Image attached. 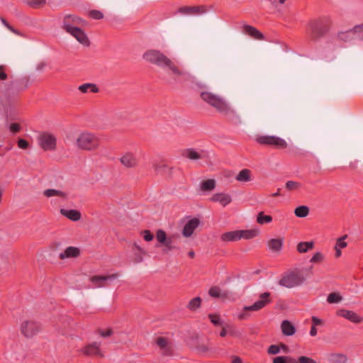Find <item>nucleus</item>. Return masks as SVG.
Instances as JSON below:
<instances>
[{"mask_svg":"<svg viewBox=\"0 0 363 363\" xmlns=\"http://www.w3.org/2000/svg\"><path fill=\"white\" fill-rule=\"evenodd\" d=\"M337 313L339 316L343 317L354 323H360L362 321V318L352 311L340 309L337 311Z\"/></svg>","mask_w":363,"mask_h":363,"instance_id":"nucleus-19","label":"nucleus"},{"mask_svg":"<svg viewBox=\"0 0 363 363\" xmlns=\"http://www.w3.org/2000/svg\"><path fill=\"white\" fill-rule=\"evenodd\" d=\"M216 187V182L214 179H207L201 184V189L203 191H211Z\"/></svg>","mask_w":363,"mask_h":363,"instance_id":"nucleus-38","label":"nucleus"},{"mask_svg":"<svg viewBox=\"0 0 363 363\" xmlns=\"http://www.w3.org/2000/svg\"><path fill=\"white\" fill-rule=\"evenodd\" d=\"M347 238V235H344L341 238H339L337 240V242H336V245L335 246V248H339V249H341V248H345L347 247V243L345 241V240Z\"/></svg>","mask_w":363,"mask_h":363,"instance_id":"nucleus-49","label":"nucleus"},{"mask_svg":"<svg viewBox=\"0 0 363 363\" xmlns=\"http://www.w3.org/2000/svg\"><path fill=\"white\" fill-rule=\"evenodd\" d=\"M30 79L28 77H23L16 82V85L18 89H26L28 87Z\"/></svg>","mask_w":363,"mask_h":363,"instance_id":"nucleus-44","label":"nucleus"},{"mask_svg":"<svg viewBox=\"0 0 363 363\" xmlns=\"http://www.w3.org/2000/svg\"><path fill=\"white\" fill-rule=\"evenodd\" d=\"M279 346L280 347V350H281H281H283V351H284V352H288V351H289V347H288V346H287V345H285V344H284V343H281Z\"/></svg>","mask_w":363,"mask_h":363,"instance_id":"nucleus-64","label":"nucleus"},{"mask_svg":"<svg viewBox=\"0 0 363 363\" xmlns=\"http://www.w3.org/2000/svg\"><path fill=\"white\" fill-rule=\"evenodd\" d=\"M80 255V250L77 247H68L59 255L60 259L66 258H75Z\"/></svg>","mask_w":363,"mask_h":363,"instance_id":"nucleus-23","label":"nucleus"},{"mask_svg":"<svg viewBox=\"0 0 363 363\" xmlns=\"http://www.w3.org/2000/svg\"><path fill=\"white\" fill-rule=\"evenodd\" d=\"M352 30L354 33V35L359 38V40H363V23L361 24H358L354 26L352 28Z\"/></svg>","mask_w":363,"mask_h":363,"instance_id":"nucleus-43","label":"nucleus"},{"mask_svg":"<svg viewBox=\"0 0 363 363\" xmlns=\"http://www.w3.org/2000/svg\"><path fill=\"white\" fill-rule=\"evenodd\" d=\"M75 145L81 150L95 151L99 147L100 139L94 133L82 132L77 136Z\"/></svg>","mask_w":363,"mask_h":363,"instance_id":"nucleus-3","label":"nucleus"},{"mask_svg":"<svg viewBox=\"0 0 363 363\" xmlns=\"http://www.w3.org/2000/svg\"><path fill=\"white\" fill-rule=\"evenodd\" d=\"M305 278L300 273L291 272L284 276L279 281V284L286 288H293L302 284Z\"/></svg>","mask_w":363,"mask_h":363,"instance_id":"nucleus-9","label":"nucleus"},{"mask_svg":"<svg viewBox=\"0 0 363 363\" xmlns=\"http://www.w3.org/2000/svg\"><path fill=\"white\" fill-rule=\"evenodd\" d=\"M354 36L352 28L345 31H339L336 34L337 40L342 43L351 42L354 39Z\"/></svg>","mask_w":363,"mask_h":363,"instance_id":"nucleus-24","label":"nucleus"},{"mask_svg":"<svg viewBox=\"0 0 363 363\" xmlns=\"http://www.w3.org/2000/svg\"><path fill=\"white\" fill-rule=\"evenodd\" d=\"M210 200L213 202H218L223 206H225L232 201L231 196L225 193H217L213 194Z\"/></svg>","mask_w":363,"mask_h":363,"instance_id":"nucleus-22","label":"nucleus"},{"mask_svg":"<svg viewBox=\"0 0 363 363\" xmlns=\"http://www.w3.org/2000/svg\"><path fill=\"white\" fill-rule=\"evenodd\" d=\"M232 363H242V360L238 356H233L232 357Z\"/></svg>","mask_w":363,"mask_h":363,"instance_id":"nucleus-62","label":"nucleus"},{"mask_svg":"<svg viewBox=\"0 0 363 363\" xmlns=\"http://www.w3.org/2000/svg\"><path fill=\"white\" fill-rule=\"evenodd\" d=\"M7 78V74L5 72V67L4 65H0V79L5 80Z\"/></svg>","mask_w":363,"mask_h":363,"instance_id":"nucleus-58","label":"nucleus"},{"mask_svg":"<svg viewBox=\"0 0 363 363\" xmlns=\"http://www.w3.org/2000/svg\"><path fill=\"white\" fill-rule=\"evenodd\" d=\"M29 6L34 9L43 7L46 4V0H23Z\"/></svg>","mask_w":363,"mask_h":363,"instance_id":"nucleus-40","label":"nucleus"},{"mask_svg":"<svg viewBox=\"0 0 363 363\" xmlns=\"http://www.w3.org/2000/svg\"><path fill=\"white\" fill-rule=\"evenodd\" d=\"M296 216L298 218H305L309 213V208L306 206H300L296 208L294 211Z\"/></svg>","mask_w":363,"mask_h":363,"instance_id":"nucleus-39","label":"nucleus"},{"mask_svg":"<svg viewBox=\"0 0 363 363\" xmlns=\"http://www.w3.org/2000/svg\"><path fill=\"white\" fill-rule=\"evenodd\" d=\"M272 221V217L271 216L264 215L263 212H259L257 216V222L259 224L263 225L269 223Z\"/></svg>","mask_w":363,"mask_h":363,"instance_id":"nucleus-41","label":"nucleus"},{"mask_svg":"<svg viewBox=\"0 0 363 363\" xmlns=\"http://www.w3.org/2000/svg\"><path fill=\"white\" fill-rule=\"evenodd\" d=\"M298 363H316V362L311 357L301 356L298 357Z\"/></svg>","mask_w":363,"mask_h":363,"instance_id":"nucleus-55","label":"nucleus"},{"mask_svg":"<svg viewBox=\"0 0 363 363\" xmlns=\"http://www.w3.org/2000/svg\"><path fill=\"white\" fill-rule=\"evenodd\" d=\"M79 90L82 93H86L88 91L92 92V93H97L99 92V89L96 86V84H91V83H86L82 84L79 86Z\"/></svg>","mask_w":363,"mask_h":363,"instance_id":"nucleus-36","label":"nucleus"},{"mask_svg":"<svg viewBox=\"0 0 363 363\" xmlns=\"http://www.w3.org/2000/svg\"><path fill=\"white\" fill-rule=\"evenodd\" d=\"M99 334L103 337H107L111 336L113 334V330L111 329H107V330H98Z\"/></svg>","mask_w":363,"mask_h":363,"instance_id":"nucleus-56","label":"nucleus"},{"mask_svg":"<svg viewBox=\"0 0 363 363\" xmlns=\"http://www.w3.org/2000/svg\"><path fill=\"white\" fill-rule=\"evenodd\" d=\"M273 302V298L271 293L263 292L259 295V298L252 305L245 306L243 312L238 315V319L244 320L247 318V314L245 311H259L262 308L270 305Z\"/></svg>","mask_w":363,"mask_h":363,"instance_id":"nucleus-5","label":"nucleus"},{"mask_svg":"<svg viewBox=\"0 0 363 363\" xmlns=\"http://www.w3.org/2000/svg\"><path fill=\"white\" fill-rule=\"evenodd\" d=\"M201 298L200 297H195L191 299L187 305V308L191 311H195L201 307Z\"/></svg>","mask_w":363,"mask_h":363,"instance_id":"nucleus-37","label":"nucleus"},{"mask_svg":"<svg viewBox=\"0 0 363 363\" xmlns=\"http://www.w3.org/2000/svg\"><path fill=\"white\" fill-rule=\"evenodd\" d=\"M313 325H318L321 324V320L315 316L312 317Z\"/></svg>","mask_w":363,"mask_h":363,"instance_id":"nucleus-61","label":"nucleus"},{"mask_svg":"<svg viewBox=\"0 0 363 363\" xmlns=\"http://www.w3.org/2000/svg\"><path fill=\"white\" fill-rule=\"evenodd\" d=\"M121 164L125 168H135L139 164V160L135 153L132 152H126L119 158Z\"/></svg>","mask_w":363,"mask_h":363,"instance_id":"nucleus-13","label":"nucleus"},{"mask_svg":"<svg viewBox=\"0 0 363 363\" xmlns=\"http://www.w3.org/2000/svg\"><path fill=\"white\" fill-rule=\"evenodd\" d=\"M242 32L256 40H264V35L255 27L250 25H244L242 28Z\"/></svg>","mask_w":363,"mask_h":363,"instance_id":"nucleus-21","label":"nucleus"},{"mask_svg":"<svg viewBox=\"0 0 363 363\" xmlns=\"http://www.w3.org/2000/svg\"><path fill=\"white\" fill-rule=\"evenodd\" d=\"M208 318L211 322L215 325L218 326L222 325L220 316L218 314L211 313L208 314Z\"/></svg>","mask_w":363,"mask_h":363,"instance_id":"nucleus-45","label":"nucleus"},{"mask_svg":"<svg viewBox=\"0 0 363 363\" xmlns=\"http://www.w3.org/2000/svg\"><path fill=\"white\" fill-rule=\"evenodd\" d=\"M325 257L323 253L320 252H315L310 259V262L317 264L323 261Z\"/></svg>","mask_w":363,"mask_h":363,"instance_id":"nucleus-46","label":"nucleus"},{"mask_svg":"<svg viewBox=\"0 0 363 363\" xmlns=\"http://www.w3.org/2000/svg\"><path fill=\"white\" fill-rule=\"evenodd\" d=\"M39 146L45 151H54L57 147L55 136L49 133H43L38 138Z\"/></svg>","mask_w":363,"mask_h":363,"instance_id":"nucleus-10","label":"nucleus"},{"mask_svg":"<svg viewBox=\"0 0 363 363\" xmlns=\"http://www.w3.org/2000/svg\"><path fill=\"white\" fill-rule=\"evenodd\" d=\"M1 22L3 23V24L7 27L10 30H11L12 32L13 33H16V30H14V28L13 27H11L9 23L8 22L4 19V18H1Z\"/></svg>","mask_w":363,"mask_h":363,"instance_id":"nucleus-60","label":"nucleus"},{"mask_svg":"<svg viewBox=\"0 0 363 363\" xmlns=\"http://www.w3.org/2000/svg\"><path fill=\"white\" fill-rule=\"evenodd\" d=\"M201 98L219 112L228 113L230 111V107L227 101L223 97L211 91H202L201 93Z\"/></svg>","mask_w":363,"mask_h":363,"instance_id":"nucleus-4","label":"nucleus"},{"mask_svg":"<svg viewBox=\"0 0 363 363\" xmlns=\"http://www.w3.org/2000/svg\"><path fill=\"white\" fill-rule=\"evenodd\" d=\"M60 213L72 221H77L81 218L80 212L74 209L67 210L62 208Z\"/></svg>","mask_w":363,"mask_h":363,"instance_id":"nucleus-27","label":"nucleus"},{"mask_svg":"<svg viewBox=\"0 0 363 363\" xmlns=\"http://www.w3.org/2000/svg\"><path fill=\"white\" fill-rule=\"evenodd\" d=\"M41 329V325L33 319L24 320L20 325L21 333L26 338H32L38 334Z\"/></svg>","mask_w":363,"mask_h":363,"instance_id":"nucleus-7","label":"nucleus"},{"mask_svg":"<svg viewBox=\"0 0 363 363\" xmlns=\"http://www.w3.org/2000/svg\"><path fill=\"white\" fill-rule=\"evenodd\" d=\"M283 242L282 238H273L268 241L267 245L272 251L279 252L283 247Z\"/></svg>","mask_w":363,"mask_h":363,"instance_id":"nucleus-28","label":"nucleus"},{"mask_svg":"<svg viewBox=\"0 0 363 363\" xmlns=\"http://www.w3.org/2000/svg\"><path fill=\"white\" fill-rule=\"evenodd\" d=\"M289 356H279L273 359L272 363H289Z\"/></svg>","mask_w":363,"mask_h":363,"instance_id":"nucleus-54","label":"nucleus"},{"mask_svg":"<svg viewBox=\"0 0 363 363\" xmlns=\"http://www.w3.org/2000/svg\"><path fill=\"white\" fill-rule=\"evenodd\" d=\"M141 234L143 235L144 240L147 242H150L153 240V234L149 230L142 231Z\"/></svg>","mask_w":363,"mask_h":363,"instance_id":"nucleus-53","label":"nucleus"},{"mask_svg":"<svg viewBox=\"0 0 363 363\" xmlns=\"http://www.w3.org/2000/svg\"><path fill=\"white\" fill-rule=\"evenodd\" d=\"M235 179L240 182H248L252 180V173L248 169H242L235 177Z\"/></svg>","mask_w":363,"mask_h":363,"instance_id":"nucleus-30","label":"nucleus"},{"mask_svg":"<svg viewBox=\"0 0 363 363\" xmlns=\"http://www.w3.org/2000/svg\"><path fill=\"white\" fill-rule=\"evenodd\" d=\"M81 352L85 356L88 357H97L100 358L104 357V354L101 350V343L97 342H93L85 345L81 349Z\"/></svg>","mask_w":363,"mask_h":363,"instance_id":"nucleus-12","label":"nucleus"},{"mask_svg":"<svg viewBox=\"0 0 363 363\" xmlns=\"http://www.w3.org/2000/svg\"><path fill=\"white\" fill-rule=\"evenodd\" d=\"M255 140L259 145L277 149H284L287 147V143L284 139L274 135H259L256 138Z\"/></svg>","mask_w":363,"mask_h":363,"instance_id":"nucleus-8","label":"nucleus"},{"mask_svg":"<svg viewBox=\"0 0 363 363\" xmlns=\"http://www.w3.org/2000/svg\"><path fill=\"white\" fill-rule=\"evenodd\" d=\"M118 273L110 275H95L90 277V281L95 287L101 288L106 286V281L116 279L118 277Z\"/></svg>","mask_w":363,"mask_h":363,"instance_id":"nucleus-14","label":"nucleus"},{"mask_svg":"<svg viewBox=\"0 0 363 363\" xmlns=\"http://www.w3.org/2000/svg\"><path fill=\"white\" fill-rule=\"evenodd\" d=\"M132 250L134 252V262L139 263L143 262V255L146 254L145 250L135 242L132 245Z\"/></svg>","mask_w":363,"mask_h":363,"instance_id":"nucleus-26","label":"nucleus"},{"mask_svg":"<svg viewBox=\"0 0 363 363\" xmlns=\"http://www.w3.org/2000/svg\"><path fill=\"white\" fill-rule=\"evenodd\" d=\"M255 236L256 232L255 230H240L223 233L220 236V240L223 242H234L242 238L251 239Z\"/></svg>","mask_w":363,"mask_h":363,"instance_id":"nucleus-6","label":"nucleus"},{"mask_svg":"<svg viewBox=\"0 0 363 363\" xmlns=\"http://www.w3.org/2000/svg\"><path fill=\"white\" fill-rule=\"evenodd\" d=\"M207 7L203 5L196 6H182L179 8L178 11L185 15H199L206 13Z\"/></svg>","mask_w":363,"mask_h":363,"instance_id":"nucleus-16","label":"nucleus"},{"mask_svg":"<svg viewBox=\"0 0 363 363\" xmlns=\"http://www.w3.org/2000/svg\"><path fill=\"white\" fill-rule=\"evenodd\" d=\"M182 155L191 160H197L202 157L201 155L194 149L189 148L185 150Z\"/></svg>","mask_w":363,"mask_h":363,"instance_id":"nucleus-34","label":"nucleus"},{"mask_svg":"<svg viewBox=\"0 0 363 363\" xmlns=\"http://www.w3.org/2000/svg\"><path fill=\"white\" fill-rule=\"evenodd\" d=\"M341 299L342 297L337 293H330L327 298V301L330 303H338Z\"/></svg>","mask_w":363,"mask_h":363,"instance_id":"nucleus-47","label":"nucleus"},{"mask_svg":"<svg viewBox=\"0 0 363 363\" xmlns=\"http://www.w3.org/2000/svg\"><path fill=\"white\" fill-rule=\"evenodd\" d=\"M89 16L94 18V19H97V20H99V19H101L104 18V14L102 13V12H101L100 11H98V10H91L89 11Z\"/></svg>","mask_w":363,"mask_h":363,"instance_id":"nucleus-51","label":"nucleus"},{"mask_svg":"<svg viewBox=\"0 0 363 363\" xmlns=\"http://www.w3.org/2000/svg\"><path fill=\"white\" fill-rule=\"evenodd\" d=\"M175 235H171L168 237V240L162 244L163 245L162 253L167 255L169 252L173 250L177 249V247L174 245V238H176Z\"/></svg>","mask_w":363,"mask_h":363,"instance_id":"nucleus-31","label":"nucleus"},{"mask_svg":"<svg viewBox=\"0 0 363 363\" xmlns=\"http://www.w3.org/2000/svg\"><path fill=\"white\" fill-rule=\"evenodd\" d=\"M200 224V220L197 218H194L189 220L185 225L184 226L183 230H182V235L185 238L190 237L193 233L194 231L199 227Z\"/></svg>","mask_w":363,"mask_h":363,"instance_id":"nucleus-18","label":"nucleus"},{"mask_svg":"<svg viewBox=\"0 0 363 363\" xmlns=\"http://www.w3.org/2000/svg\"><path fill=\"white\" fill-rule=\"evenodd\" d=\"M10 130L13 133H18L20 130V125L18 123H13L10 125Z\"/></svg>","mask_w":363,"mask_h":363,"instance_id":"nucleus-59","label":"nucleus"},{"mask_svg":"<svg viewBox=\"0 0 363 363\" xmlns=\"http://www.w3.org/2000/svg\"><path fill=\"white\" fill-rule=\"evenodd\" d=\"M156 238L159 243L161 245L168 240V237L163 230H157L156 232Z\"/></svg>","mask_w":363,"mask_h":363,"instance_id":"nucleus-42","label":"nucleus"},{"mask_svg":"<svg viewBox=\"0 0 363 363\" xmlns=\"http://www.w3.org/2000/svg\"><path fill=\"white\" fill-rule=\"evenodd\" d=\"M301 184L299 182L294 181H289L286 184V188L289 191L297 190L301 187Z\"/></svg>","mask_w":363,"mask_h":363,"instance_id":"nucleus-48","label":"nucleus"},{"mask_svg":"<svg viewBox=\"0 0 363 363\" xmlns=\"http://www.w3.org/2000/svg\"><path fill=\"white\" fill-rule=\"evenodd\" d=\"M18 146L21 149H27L28 147V143L24 139H19Z\"/></svg>","mask_w":363,"mask_h":363,"instance_id":"nucleus-57","label":"nucleus"},{"mask_svg":"<svg viewBox=\"0 0 363 363\" xmlns=\"http://www.w3.org/2000/svg\"><path fill=\"white\" fill-rule=\"evenodd\" d=\"M152 167L154 168L155 172H159L162 169L166 168L167 165L164 163H163L162 162L155 161L152 163Z\"/></svg>","mask_w":363,"mask_h":363,"instance_id":"nucleus-52","label":"nucleus"},{"mask_svg":"<svg viewBox=\"0 0 363 363\" xmlns=\"http://www.w3.org/2000/svg\"><path fill=\"white\" fill-rule=\"evenodd\" d=\"M84 21L77 16L68 14L64 16L62 21V28L67 33L72 29L79 28V26H82Z\"/></svg>","mask_w":363,"mask_h":363,"instance_id":"nucleus-11","label":"nucleus"},{"mask_svg":"<svg viewBox=\"0 0 363 363\" xmlns=\"http://www.w3.org/2000/svg\"><path fill=\"white\" fill-rule=\"evenodd\" d=\"M281 332L285 336H292L296 333V328L291 322L287 320L282 321L281 324Z\"/></svg>","mask_w":363,"mask_h":363,"instance_id":"nucleus-25","label":"nucleus"},{"mask_svg":"<svg viewBox=\"0 0 363 363\" xmlns=\"http://www.w3.org/2000/svg\"><path fill=\"white\" fill-rule=\"evenodd\" d=\"M143 57L145 61L163 68H167L170 71L171 77L164 78L168 84L177 82L186 75V73L180 69L173 61L159 50H148Z\"/></svg>","mask_w":363,"mask_h":363,"instance_id":"nucleus-1","label":"nucleus"},{"mask_svg":"<svg viewBox=\"0 0 363 363\" xmlns=\"http://www.w3.org/2000/svg\"><path fill=\"white\" fill-rule=\"evenodd\" d=\"M155 344L162 351L164 355L172 354V347L170 342L167 337L162 336L157 337L155 339Z\"/></svg>","mask_w":363,"mask_h":363,"instance_id":"nucleus-17","label":"nucleus"},{"mask_svg":"<svg viewBox=\"0 0 363 363\" xmlns=\"http://www.w3.org/2000/svg\"><path fill=\"white\" fill-rule=\"evenodd\" d=\"M189 346L196 350L199 353L206 352L209 349L208 341L199 338V337H192L189 341Z\"/></svg>","mask_w":363,"mask_h":363,"instance_id":"nucleus-15","label":"nucleus"},{"mask_svg":"<svg viewBox=\"0 0 363 363\" xmlns=\"http://www.w3.org/2000/svg\"><path fill=\"white\" fill-rule=\"evenodd\" d=\"M74 37L81 44L89 46V40L86 33L79 28H75L68 32Z\"/></svg>","mask_w":363,"mask_h":363,"instance_id":"nucleus-20","label":"nucleus"},{"mask_svg":"<svg viewBox=\"0 0 363 363\" xmlns=\"http://www.w3.org/2000/svg\"><path fill=\"white\" fill-rule=\"evenodd\" d=\"M208 294L213 298H225L228 297L229 292L227 291H223L218 286H212L208 291Z\"/></svg>","mask_w":363,"mask_h":363,"instance_id":"nucleus-29","label":"nucleus"},{"mask_svg":"<svg viewBox=\"0 0 363 363\" xmlns=\"http://www.w3.org/2000/svg\"><path fill=\"white\" fill-rule=\"evenodd\" d=\"M332 26L331 18L328 16H323L308 23L307 33L311 40H316L328 33Z\"/></svg>","mask_w":363,"mask_h":363,"instance_id":"nucleus-2","label":"nucleus"},{"mask_svg":"<svg viewBox=\"0 0 363 363\" xmlns=\"http://www.w3.org/2000/svg\"><path fill=\"white\" fill-rule=\"evenodd\" d=\"M280 352V347L278 345H272L267 349V353L270 355L279 354Z\"/></svg>","mask_w":363,"mask_h":363,"instance_id":"nucleus-50","label":"nucleus"},{"mask_svg":"<svg viewBox=\"0 0 363 363\" xmlns=\"http://www.w3.org/2000/svg\"><path fill=\"white\" fill-rule=\"evenodd\" d=\"M175 235H171L168 237V240L162 244L163 245L162 253L167 255L169 252L173 250L177 249V247L174 245V238H176Z\"/></svg>","mask_w":363,"mask_h":363,"instance_id":"nucleus-32","label":"nucleus"},{"mask_svg":"<svg viewBox=\"0 0 363 363\" xmlns=\"http://www.w3.org/2000/svg\"><path fill=\"white\" fill-rule=\"evenodd\" d=\"M310 335L311 336H315L317 335V329L315 325H312L310 330Z\"/></svg>","mask_w":363,"mask_h":363,"instance_id":"nucleus-63","label":"nucleus"},{"mask_svg":"<svg viewBox=\"0 0 363 363\" xmlns=\"http://www.w3.org/2000/svg\"><path fill=\"white\" fill-rule=\"evenodd\" d=\"M43 195L48 198L52 197V196H58L60 198L66 199L67 198V194L64 191L57 190V189H46L43 191Z\"/></svg>","mask_w":363,"mask_h":363,"instance_id":"nucleus-35","label":"nucleus"},{"mask_svg":"<svg viewBox=\"0 0 363 363\" xmlns=\"http://www.w3.org/2000/svg\"><path fill=\"white\" fill-rule=\"evenodd\" d=\"M314 247V242L313 241L311 242H301L298 243L296 246V250L302 254L306 253L309 250H311Z\"/></svg>","mask_w":363,"mask_h":363,"instance_id":"nucleus-33","label":"nucleus"}]
</instances>
